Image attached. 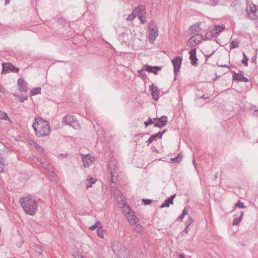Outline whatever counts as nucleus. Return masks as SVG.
I'll return each mask as SVG.
<instances>
[{
	"instance_id": "nucleus-1",
	"label": "nucleus",
	"mask_w": 258,
	"mask_h": 258,
	"mask_svg": "<svg viewBox=\"0 0 258 258\" xmlns=\"http://www.w3.org/2000/svg\"><path fill=\"white\" fill-rule=\"evenodd\" d=\"M32 127L38 137H44L50 134V125L48 122L40 117H35Z\"/></svg>"
},
{
	"instance_id": "nucleus-2",
	"label": "nucleus",
	"mask_w": 258,
	"mask_h": 258,
	"mask_svg": "<svg viewBox=\"0 0 258 258\" xmlns=\"http://www.w3.org/2000/svg\"><path fill=\"white\" fill-rule=\"evenodd\" d=\"M19 202L26 213L30 215L35 214L38 209V204L35 198L31 196L21 198Z\"/></svg>"
},
{
	"instance_id": "nucleus-3",
	"label": "nucleus",
	"mask_w": 258,
	"mask_h": 258,
	"mask_svg": "<svg viewBox=\"0 0 258 258\" xmlns=\"http://www.w3.org/2000/svg\"><path fill=\"white\" fill-rule=\"evenodd\" d=\"M111 248L119 258H127L125 248L121 243L114 241L112 243Z\"/></svg>"
},
{
	"instance_id": "nucleus-4",
	"label": "nucleus",
	"mask_w": 258,
	"mask_h": 258,
	"mask_svg": "<svg viewBox=\"0 0 258 258\" xmlns=\"http://www.w3.org/2000/svg\"><path fill=\"white\" fill-rule=\"evenodd\" d=\"M62 123L64 125H69L76 130L79 129L80 125L74 116L67 115L62 119Z\"/></svg>"
},
{
	"instance_id": "nucleus-5",
	"label": "nucleus",
	"mask_w": 258,
	"mask_h": 258,
	"mask_svg": "<svg viewBox=\"0 0 258 258\" xmlns=\"http://www.w3.org/2000/svg\"><path fill=\"white\" fill-rule=\"evenodd\" d=\"M126 209L127 210V212L125 214V216L130 225L132 226H134L139 222L138 219L134 215V212L131 210L128 206L127 207Z\"/></svg>"
},
{
	"instance_id": "nucleus-6",
	"label": "nucleus",
	"mask_w": 258,
	"mask_h": 258,
	"mask_svg": "<svg viewBox=\"0 0 258 258\" xmlns=\"http://www.w3.org/2000/svg\"><path fill=\"white\" fill-rule=\"evenodd\" d=\"M203 39V35L201 34H196L191 36L187 42V46L190 47H192L196 46Z\"/></svg>"
},
{
	"instance_id": "nucleus-7",
	"label": "nucleus",
	"mask_w": 258,
	"mask_h": 258,
	"mask_svg": "<svg viewBox=\"0 0 258 258\" xmlns=\"http://www.w3.org/2000/svg\"><path fill=\"white\" fill-rule=\"evenodd\" d=\"M3 70L2 71V74H5L9 73V71L12 72L18 73L19 69L16 68L14 66L10 63H3Z\"/></svg>"
},
{
	"instance_id": "nucleus-8",
	"label": "nucleus",
	"mask_w": 258,
	"mask_h": 258,
	"mask_svg": "<svg viewBox=\"0 0 258 258\" xmlns=\"http://www.w3.org/2000/svg\"><path fill=\"white\" fill-rule=\"evenodd\" d=\"M83 166L85 168H88L95 161L94 157L90 154H81Z\"/></svg>"
},
{
	"instance_id": "nucleus-9",
	"label": "nucleus",
	"mask_w": 258,
	"mask_h": 258,
	"mask_svg": "<svg viewBox=\"0 0 258 258\" xmlns=\"http://www.w3.org/2000/svg\"><path fill=\"white\" fill-rule=\"evenodd\" d=\"M246 10L247 12V16L250 19L255 20L258 17L256 6L254 5H253L252 7H247Z\"/></svg>"
},
{
	"instance_id": "nucleus-10",
	"label": "nucleus",
	"mask_w": 258,
	"mask_h": 258,
	"mask_svg": "<svg viewBox=\"0 0 258 258\" xmlns=\"http://www.w3.org/2000/svg\"><path fill=\"white\" fill-rule=\"evenodd\" d=\"M182 57L180 56H176L175 58H174L172 60V62L174 66V72L175 73V75H177V72L179 71L180 66L182 62Z\"/></svg>"
},
{
	"instance_id": "nucleus-11",
	"label": "nucleus",
	"mask_w": 258,
	"mask_h": 258,
	"mask_svg": "<svg viewBox=\"0 0 258 258\" xmlns=\"http://www.w3.org/2000/svg\"><path fill=\"white\" fill-rule=\"evenodd\" d=\"M18 88L20 92H26L28 90V84L22 79L18 80Z\"/></svg>"
},
{
	"instance_id": "nucleus-12",
	"label": "nucleus",
	"mask_w": 258,
	"mask_h": 258,
	"mask_svg": "<svg viewBox=\"0 0 258 258\" xmlns=\"http://www.w3.org/2000/svg\"><path fill=\"white\" fill-rule=\"evenodd\" d=\"M150 91L154 100L157 101L159 99V91L158 88L154 84L150 86Z\"/></svg>"
},
{
	"instance_id": "nucleus-13",
	"label": "nucleus",
	"mask_w": 258,
	"mask_h": 258,
	"mask_svg": "<svg viewBox=\"0 0 258 258\" xmlns=\"http://www.w3.org/2000/svg\"><path fill=\"white\" fill-rule=\"evenodd\" d=\"M158 121L154 123V126L158 127L159 128L163 127L164 126L167 122V117L166 116H162L160 118H157Z\"/></svg>"
},
{
	"instance_id": "nucleus-14",
	"label": "nucleus",
	"mask_w": 258,
	"mask_h": 258,
	"mask_svg": "<svg viewBox=\"0 0 258 258\" xmlns=\"http://www.w3.org/2000/svg\"><path fill=\"white\" fill-rule=\"evenodd\" d=\"M233 79L240 82H248L249 81L247 78L239 73H234V76L233 77Z\"/></svg>"
},
{
	"instance_id": "nucleus-15",
	"label": "nucleus",
	"mask_w": 258,
	"mask_h": 258,
	"mask_svg": "<svg viewBox=\"0 0 258 258\" xmlns=\"http://www.w3.org/2000/svg\"><path fill=\"white\" fill-rule=\"evenodd\" d=\"M176 195L174 194L169 197L168 199L165 200V202L163 203L161 206L160 208H163L164 207H169L170 204H173V200L175 198Z\"/></svg>"
},
{
	"instance_id": "nucleus-16",
	"label": "nucleus",
	"mask_w": 258,
	"mask_h": 258,
	"mask_svg": "<svg viewBox=\"0 0 258 258\" xmlns=\"http://www.w3.org/2000/svg\"><path fill=\"white\" fill-rule=\"evenodd\" d=\"M108 167L109 169L110 170V176L111 178V181L113 182V171L116 168L115 162L113 160H111L109 162Z\"/></svg>"
},
{
	"instance_id": "nucleus-17",
	"label": "nucleus",
	"mask_w": 258,
	"mask_h": 258,
	"mask_svg": "<svg viewBox=\"0 0 258 258\" xmlns=\"http://www.w3.org/2000/svg\"><path fill=\"white\" fill-rule=\"evenodd\" d=\"M134 13L136 14V17H139L140 16H145L146 11L143 8L137 7L134 9Z\"/></svg>"
},
{
	"instance_id": "nucleus-18",
	"label": "nucleus",
	"mask_w": 258,
	"mask_h": 258,
	"mask_svg": "<svg viewBox=\"0 0 258 258\" xmlns=\"http://www.w3.org/2000/svg\"><path fill=\"white\" fill-rule=\"evenodd\" d=\"M158 35V30H150L149 40L151 42H153Z\"/></svg>"
},
{
	"instance_id": "nucleus-19",
	"label": "nucleus",
	"mask_w": 258,
	"mask_h": 258,
	"mask_svg": "<svg viewBox=\"0 0 258 258\" xmlns=\"http://www.w3.org/2000/svg\"><path fill=\"white\" fill-rule=\"evenodd\" d=\"M242 216H243L242 212H241V215L239 218L237 217H238L237 215H235L234 216V219L233 221V225H238V224L240 223V222L241 221V220L242 218Z\"/></svg>"
},
{
	"instance_id": "nucleus-20",
	"label": "nucleus",
	"mask_w": 258,
	"mask_h": 258,
	"mask_svg": "<svg viewBox=\"0 0 258 258\" xmlns=\"http://www.w3.org/2000/svg\"><path fill=\"white\" fill-rule=\"evenodd\" d=\"M239 42L238 39H233L230 44V49H233L234 48H237L239 46Z\"/></svg>"
},
{
	"instance_id": "nucleus-21",
	"label": "nucleus",
	"mask_w": 258,
	"mask_h": 258,
	"mask_svg": "<svg viewBox=\"0 0 258 258\" xmlns=\"http://www.w3.org/2000/svg\"><path fill=\"white\" fill-rule=\"evenodd\" d=\"M144 69L145 71H152V70H156L157 71H159L161 69V67H157V66H154V67H151L150 66H149L148 64L144 65Z\"/></svg>"
},
{
	"instance_id": "nucleus-22",
	"label": "nucleus",
	"mask_w": 258,
	"mask_h": 258,
	"mask_svg": "<svg viewBox=\"0 0 258 258\" xmlns=\"http://www.w3.org/2000/svg\"><path fill=\"white\" fill-rule=\"evenodd\" d=\"M40 164L42 167L44 169L45 172H49V169L51 168L50 164L47 161H40Z\"/></svg>"
},
{
	"instance_id": "nucleus-23",
	"label": "nucleus",
	"mask_w": 258,
	"mask_h": 258,
	"mask_svg": "<svg viewBox=\"0 0 258 258\" xmlns=\"http://www.w3.org/2000/svg\"><path fill=\"white\" fill-rule=\"evenodd\" d=\"M182 159V155L181 153H179L177 156L174 158L170 159L173 163H179Z\"/></svg>"
},
{
	"instance_id": "nucleus-24",
	"label": "nucleus",
	"mask_w": 258,
	"mask_h": 258,
	"mask_svg": "<svg viewBox=\"0 0 258 258\" xmlns=\"http://www.w3.org/2000/svg\"><path fill=\"white\" fill-rule=\"evenodd\" d=\"M148 28L150 30H158L156 23L155 22V21L153 20L149 22L148 25Z\"/></svg>"
},
{
	"instance_id": "nucleus-25",
	"label": "nucleus",
	"mask_w": 258,
	"mask_h": 258,
	"mask_svg": "<svg viewBox=\"0 0 258 258\" xmlns=\"http://www.w3.org/2000/svg\"><path fill=\"white\" fill-rule=\"evenodd\" d=\"M88 183L86 184V188L88 189L92 186V184H94L96 181V180L93 177L89 178L87 180Z\"/></svg>"
},
{
	"instance_id": "nucleus-26",
	"label": "nucleus",
	"mask_w": 258,
	"mask_h": 258,
	"mask_svg": "<svg viewBox=\"0 0 258 258\" xmlns=\"http://www.w3.org/2000/svg\"><path fill=\"white\" fill-rule=\"evenodd\" d=\"M41 88L40 87H37L33 88L31 91V95H36L41 93Z\"/></svg>"
},
{
	"instance_id": "nucleus-27",
	"label": "nucleus",
	"mask_w": 258,
	"mask_h": 258,
	"mask_svg": "<svg viewBox=\"0 0 258 258\" xmlns=\"http://www.w3.org/2000/svg\"><path fill=\"white\" fill-rule=\"evenodd\" d=\"M201 30V28L199 25H195L190 26V30L192 32V33L199 32Z\"/></svg>"
},
{
	"instance_id": "nucleus-28",
	"label": "nucleus",
	"mask_w": 258,
	"mask_h": 258,
	"mask_svg": "<svg viewBox=\"0 0 258 258\" xmlns=\"http://www.w3.org/2000/svg\"><path fill=\"white\" fill-rule=\"evenodd\" d=\"M0 119L2 120H8L10 121L7 113L5 112L0 111Z\"/></svg>"
},
{
	"instance_id": "nucleus-29",
	"label": "nucleus",
	"mask_w": 258,
	"mask_h": 258,
	"mask_svg": "<svg viewBox=\"0 0 258 258\" xmlns=\"http://www.w3.org/2000/svg\"><path fill=\"white\" fill-rule=\"evenodd\" d=\"M102 227V224L99 221H97L96 222V223L95 224V225L91 226L89 229L91 230H95L96 228H99V227Z\"/></svg>"
},
{
	"instance_id": "nucleus-30",
	"label": "nucleus",
	"mask_w": 258,
	"mask_h": 258,
	"mask_svg": "<svg viewBox=\"0 0 258 258\" xmlns=\"http://www.w3.org/2000/svg\"><path fill=\"white\" fill-rule=\"evenodd\" d=\"M134 229L137 232H141L142 231V227L139 222H138L135 225Z\"/></svg>"
},
{
	"instance_id": "nucleus-31",
	"label": "nucleus",
	"mask_w": 258,
	"mask_h": 258,
	"mask_svg": "<svg viewBox=\"0 0 258 258\" xmlns=\"http://www.w3.org/2000/svg\"><path fill=\"white\" fill-rule=\"evenodd\" d=\"M97 234L98 236L101 238H103L104 235H103V230L102 229V227H99L97 228Z\"/></svg>"
},
{
	"instance_id": "nucleus-32",
	"label": "nucleus",
	"mask_w": 258,
	"mask_h": 258,
	"mask_svg": "<svg viewBox=\"0 0 258 258\" xmlns=\"http://www.w3.org/2000/svg\"><path fill=\"white\" fill-rule=\"evenodd\" d=\"M216 31L217 32V35L219 34L222 31L225 29L224 26L217 25L215 27Z\"/></svg>"
},
{
	"instance_id": "nucleus-33",
	"label": "nucleus",
	"mask_w": 258,
	"mask_h": 258,
	"mask_svg": "<svg viewBox=\"0 0 258 258\" xmlns=\"http://www.w3.org/2000/svg\"><path fill=\"white\" fill-rule=\"evenodd\" d=\"M189 59L191 60V63L192 65H195L197 64V61L198 60V59L197 58L196 55H190Z\"/></svg>"
},
{
	"instance_id": "nucleus-34",
	"label": "nucleus",
	"mask_w": 258,
	"mask_h": 258,
	"mask_svg": "<svg viewBox=\"0 0 258 258\" xmlns=\"http://www.w3.org/2000/svg\"><path fill=\"white\" fill-rule=\"evenodd\" d=\"M243 59L242 60V62L244 64L245 66H247L248 58L246 57L245 53L243 52Z\"/></svg>"
},
{
	"instance_id": "nucleus-35",
	"label": "nucleus",
	"mask_w": 258,
	"mask_h": 258,
	"mask_svg": "<svg viewBox=\"0 0 258 258\" xmlns=\"http://www.w3.org/2000/svg\"><path fill=\"white\" fill-rule=\"evenodd\" d=\"M235 206L236 208L237 207V208H242V209L246 208V207L244 206L243 203L242 202H240V201H238V202L235 204Z\"/></svg>"
},
{
	"instance_id": "nucleus-36",
	"label": "nucleus",
	"mask_w": 258,
	"mask_h": 258,
	"mask_svg": "<svg viewBox=\"0 0 258 258\" xmlns=\"http://www.w3.org/2000/svg\"><path fill=\"white\" fill-rule=\"evenodd\" d=\"M138 75L140 76V77L143 79L145 78L146 77V75L145 74V71H144L143 70H140L138 71Z\"/></svg>"
},
{
	"instance_id": "nucleus-37",
	"label": "nucleus",
	"mask_w": 258,
	"mask_h": 258,
	"mask_svg": "<svg viewBox=\"0 0 258 258\" xmlns=\"http://www.w3.org/2000/svg\"><path fill=\"white\" fill-rule=\"evenodd\" d=\"M157 139L156 136L154 135H152L150 138L148 139L147 142L148 143V145L151 143H152L154 141H155Z\"/></svg>"
},
{
	"instance_id": "nucleus-38",
	"label": "nucleus",
	"mask_w": 258,
	"mask_h": 258,
	"mask_svg": "<svg viewBox=\"0 0 258 258\" xmlns=\"http://www.w3.org/2000/svg\"><path fill=\"white\" fill-rule=\"evenodd\" d=\"M45 173L47 174V175L50 177L53 178L54 177L55 174L54 172L52 171V168L51 167L49 169V172H45Z\"/></svg>"
},
{
	"instance_id": "nucleus-39",
	"label": "nucleus",
	"mask_w": 258,
	"mask_h": 258,
	"mask_svg": "<svg viewBox=\"0 0 258 258\" xmlns=\"http://www.w3.org/2000/svg\"><path fill=\"white\" fill-rule=\"evenodd\" d=\"M136 17V15L134 13V11H133L132 14H130L128 16V17H127L126 19L128 21H132V20H133L135 19V18Z\"/></svg>"
},
{
	"instance_id": "nucleus-40",
	"label": "nucleus",
	"mask_w": 258,
	"mask_h": 258,
	"mask_svg": "<svg viewBox=\"0 0 258 258\" xmlns=\"http://www.w3.org/2000/svg\"><path fill=\"white\" fill-rule=\"evenodd\" d=\"M138 18L142 24H145V22H146V18L145 16H139V17H138Z\"/></svg>"
},
{
	"instance_id": "nucleus-41",
	"label": "nucleus",
	"mask_w": 258,
	"mask_h": 258,
	"mask_svg": "<svg viewBox=\"0 0 258 258\" xmlns=\"http://www.w3.org/2000/svg\"><path fill=\"white\" fill-rule=\"evenodd\" d=\"M19 100L20 102H23L28 99L27 96H21L19 97Z\"/></svg>"
},
{
	"instance_id": "nucleus-42",
	"label": "nucleus",
	"mask_w": 258,
	"mask_h": 258,
	"mask_svg": "<svg viewBox=\"0 0 258 258\" xmlns=\"http://www.w3.org/2000/svg\"><path fill=\"white\" fill-rule=\"evenodd\" d=\"M153 123V121L151 118L149 117L147 121L145 122V125L146 126H148L149 125Z\"/></svg>"
},
{
	"instance_id": "nucleus-43",
	"label": "nucleus",
	"mask_w": 258,
	"mask_h": 258,
	"mask_svg": "<svg viewBox=\"0 0 258 258\" xmlns=\"http://www.w3.org/2000/svg\"><path fill=\"white\" fill-rule=\"evenodd\" d=\"M218 3V0H209V4L212 6H216Z\"/></svg>"
},
{
	"instance_id": "nucleus-44",
	"label": "nucleus",
	"mask_w": 258,
	"mask_h": 258,
	"mask_svg": "<svg viewBox=\"0 0 258 258\" xmlns=\"http://www.w3.org/2000/svg\"><path fill=\"white\" fill-rule=\"evenodd\" d=\"M205 37H206V39H211V38H213L214 36L209 32H208L206 34Z\"/></svg>"
},
{
	"instance_id": "nucleus-45",
	"label": "nucleus",
	"mask_w": 258,
	"mask_h": 258,
	"mask_svg": "<svg viewBox=\"0 0 258 258\" xmlns=\"http://www.w3.org/2000/svg\"><path fill=\"white\" fill-rule=\"evenodd\" d=\"M36 251L38 253L39 255L41 254L42 252V249L39 246H36Z\"/></svg>"
},
{
	"instance_id": "nucleus-46",
	"label": "nucleus",
	"mask_w": 258,
	"mask_h": 258,
	"mask_svg": "<svg viewBox=\"0 0 258 258\" xmlns=\"http://www.w3.org/2000/svg\"><path fill=\"white\" fill-rule=\"evenodd\" d=\"M143 202L145 205H149L152 203V200L150 199H143Z\"/></svg>"
},
{
	"instance_id": "nucleus-47",
	"label": "nucleus",
	"mask_w": 258,
	"mask_h": 258,
	"mask_svg": "<svg viewBox=\"0 0 258 258\" xmlns=\"http://www.w3.org/2000/svg\"><path fill=\"white\" fill-rule=\"evenodd\" d=\"M32 160L35 163H36V162L40 163V161H41V159L36 156H33Z\"/></svg>"
},
{
	"instance_id": "nucleus-48",
	"label": "nucleus",
	"mask_w": 258,
	"mask_h": 258,
	"mask_svg": "<svg viewBox=\"0 0 258 258\" xmlns=\"http://www.w3.org/2000/svg\"><path fill=\"white\" fill-rule=\"evenodd\" d=\"M194 222V220L193 219H192L191 217H190L188 218L186 224L188 225L189 226Z\"/></svg>"
},
{
	"instance_id": "nucleus-49",
	"label": "nucleus",
	"mask_w": 258,
	"mask_h": 258,
	"mask_svg": "<svg viewBox=\"0 0 258 258\" xmlns=\"http://www.w3.org/2000/svg\"><path fill=\"white\" fill-rule=\"evenodd\" d=\"M34 146L36 149L39 150L40 151L43 150V149H42L41 147L37 143H34Z\"/></svg>"
},
{
	"instance_id": "nucleus-50",
	"label": "nucleus",
	"mask_w": 258,
	"mask_h": 258,
	"mask_svg": "<svg viewBox=\"0 0 258 258\" xmlns=\"http://www.w3.org/2000/svg\"><path fill=\"white\" fill-rule=\"evenodd\" d=\"M214 37H215L216 35H217V32L216 31L215 29L214 28L209 31Z\"/></svg>"
},
{
	"instance_id": "nucleus-51",
	"label": "nucleus",
	"mask_w": 258,
	"mask_h": 258,
	"mask_svg": "<svg viewBox=\"0 0 258 258\" xmlns=\"http://www.w3.org/2000/svg\"><path fill=\"white\" fill-rule=\"evenodd\" d=\"M189 210V208L188 207H185L184 208V209L182 211V214H183V215H187V211Z\"/></svg>"
},
{
	"instance_id": "nucleus-52",
	"label": "nucleus",
	"mask_w": 258,
	"mask_h": 258,
	"mask_svg": "<svg viewBox=\"0 0 258 258\" xmlns=\"http://www.w3.org/2000/svg\"><path fill=\"white\" fill-rule=\"evenodd\" d=\"M190 55H196V48L192 49L189 52Z\"/></svg>"
},
{
	"instance_id": "nucleus-53",
	"label": "nucleus",
	"mask_w": 258,
	"mask_h": 258,
	"mask_svg": "<svg viewBox=\"0 0 258 258\" xmlns=\"http://www.w3.org/2000/svg\"><path fill=\"white\" fill-rule=\"evenodd\" d=\"M157 138L161 139L162 137V132H159L157 134H155Z\"/></svg>"
},
{
	"instance_id": "nucleus-54",
	"label": "nucleus",
	"mask_w": 258,
	"mask_h": 258,
	"mask_svg": "<svg viewBox=\"0 0 258 258\" xmlns=\"http://www.w3.org/2000/svg\"><path fill=\"white\" fill-rule=\"evenodd\" d=\"M4 165V163L2 161H1L0 162V172L4 171L3 167Z\"/></svg>"
},
{
	"instance_id": "nucleus-55",
	"label": "nucleus",
	"mask_w": 258,
	"mask_h": 258,
	"mask_svg": "<svg viewBox=\"0 0 258 258\" xmlns=\"http://www.w3.org/2000/svg\"><path fill=\"white\" fill-rule=\"evenodd\" d=\"M74 258H83L82 256L78 253L73 254Z\"/></svg>"
},
{
	"instance_id": "nucleus-56",
	"label": "nucleus",
	"mask_w": 258,
	"mask_h": 258,
	"mask_svg": "<svg viewBox=\"0 0 258 258\" xmlns=\"http://www.w3.org/2000/svg\"><path fill=\"white\" fill-rule=\"evenodd\" d=\"M215 53V51H214L210 55H208V54H206L205 55V57L206 58V60L209 58L214 53Z\"/></svg>"
},
{
	"instance_id": "nucleus-57",
	"label": "nucleus",
	"mask_w": 258,
	"mask_h": 258,
	"mask_svg": "<svg viewBox=\"0 0 258 258\" xmlns=\"http://www.w3.org/2000/svg\"><path fill=\"white\" fill-rule=\"evenodd\" d=\"M188 227H189V225H188L186 224V227H185V228L184 230L183 231V232H185V233H187L188 232Z\"/></svg>"
},
{
	"instance_id": "nucleus-58",
	"label": "nucleus",
	"mask_w": 258,
	"mask_h": 258,
	"mask_svg": "<svg viewBox=\"0 0 258 258\" xmlns=\"http://www.w3.org/2000/svg\"><path fill=\"white\" fill-rule=\"evenodd\" d=\"M253 114L255 116L257 117L258 116V110H255L253 113Z\"/></svg>"
},
{
	"instance_id": "nucleus-59",
	"label": "nucleus",
	"mask_w": 258,
	"mask_h": 258,
	"mask_svg": "<svg viewBox=\"0 0 258 258\" xmlns=\"http://www.w3.org/2000/svg\"><path fill=\"white\" fill-rule=\"evenodd\" d=\"M184 217V215H183V214H181V215H180L178 218V219H179L180 221H182V219H183Z\"/></svg>"
},
{
	"instance_id": "nucleus-60",
	"label": "nucleus",
	"mask_w": 258,
	"mask_h": 258,
	"mask_svg": "<svg viewBox=\"0 0 258 258\" xmlns=\"http://www.w3.org/2000/svg\"><path fill=\"white\" fill-rule=\"evenodd\" d=\"M148 72H149L153 73H154V74H155V75H157V74H158V71H157V70H154V71H153V70H152V71H148Z\"/></svg>"
},
{
	"instance_id": "nucleus-61",
	"label": "nucleus",
	"mask_w": 258,
	"mask_h": 258,
	"mask_svg": "<svg viewBox=\"0 0 258 258\" xmlns=\"http://www.w3.org/2000/svg\"><path fill=\"white\" fill-rule=\"evenodd\" d=\"M13 96H14L15 97H16V98H18L19 99V96L18 95V93H14Z\"/></svg>"
},
{
	"instance_id": "nucleus-62",
	"label": "nucleus",
	"mask_w": 258,
	"mask_h": 258,
	"mask_svg": "<svg viewBox=\"0 0 258 258\" xmlns=\"http://www.w3.org/2000/svg\"><path fill=\"white\" fill-rule=\"evenodd\" d=\"M179 258H185V257L182 254H180L179 255Z\"/></svg>"
},
{
	"instance_id": "nucleus-63",
	"label": "nucleus",
	"mask_w": 258,
	"mask_h": 258,
	"mask_svg": "<svg viewBox=\"0 0 258 258\" xmlns=\"http://www.w3.org/2000/svg\"><path fill=\"white\" fill-rule=\"evenodd\" d=\"M4 88L2 87L0 85V91L3 92L4 91Z\"/></svg>"
},
{
	"instance_id": "nucleus-64",
	"label": "nucleus",
	"mask_w": 258,
	"mask_h": 258,
	"mask_svg": "<svg viewBox=\"0 0 258 258\" xmlns=\"http://www.w3.org/2000/svg\"><path fill=\"white\" fill-rule=\"evenodd\" d=\"M201 98H203V99H208L209 97H205L204 95L202 96L201 97Z\"/></svg>"
}]
</instances>
